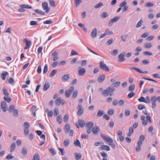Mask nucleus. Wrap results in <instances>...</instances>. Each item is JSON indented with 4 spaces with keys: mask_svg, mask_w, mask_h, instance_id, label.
Returning <instances> with one entry per match:
<instances>
[{
    "mask_svg": "<svg viewBox=\"0 0 160 160\" xmlns=\"http://www.w3.org/2000/svg\"><path fill=\"white\" fill-rule=\"evenodd\" d=\"M115 89L113 87L109 86L107 88L104 90L102 93V95L104 96H108L109 95L112 96V93L115 91Z\"/></svg>",
    "mask_w": 160,
    "mask_h": 160,
    "instance_id": "obj_1",
    "label": "nucleus"
},
{
    "mask_svg": "<svg viewBox=\"0 0 160 160\" xmlns=\"http://www.w3.org/2000/svg\"><path fill=\"white\" fill-rule=\"evenodd\" d=\"M99 66L102 69L106 72H108L110 70L109 68L107 66L104 61H100V62Z\"/></svg>",
    "mask_w": 160,
    "mask_h": 160,
    "instance_id": "obj_2",
    "label": "nucleus"
},
{
    "mask_svg": "<svg viewBox=\"0 0 160 160\" xmlns=\"http://www.w3.org/2000/svg\"><path fill=\"white\" fill-rule=\"evenodd\" d=\"M101 136L106 142H108L112 143L113 142V139L110 137L107 136L103 134H101Z\"/></svg>",
    "mask_w": 160,
    "mask_h": 160,
    "instance_id": "obj_3",
    "label": "nucleus"
},
{
    "mask_svg": "<svg viewBox=\"0 0 160 160\" xmlns=\"http://www.w3.org/2000/svg\"><path fill=\"white\" fill-rule=\"evenodd\" d=\"M74 87L73 86L70 87L68 89L66 90L65 94L66 97H69L71 95L72 92L73 91Z\"/></svg>",
    "mask_w": 160,
    "mask_h": 160,
    "instance_id": "obj_4",
    "label": "nucleus"
},
{
    "mask_svg": "<svg viewBox=\"0 0 160 160\" xmlns=\"http://www.w3.org/2000/svg\"><path fill=\"white\" fill-rule=\"evenodd\" d=\"M77 109L78 110L77 113L78 115L80 116L84 112V109L82 108V105L79 104L77 107Z\"/></svg>",
    "mask_w": 160,
    "mask_h": 160,
    "instance_id": "obj_5",
    "label": "nucleus"
},
{
    "mask_svg": "<svg viewBox=\"0 0 160 160\" xmlns=\"http://www.w3.org/2000/svg\"><path fill=\"white\" fill-rule=\"evenodd\" d=\"M42 8L45 11L46 13L50 11V8L48 7V3L45 2H44L42 3Z\"/></svg>",
    "mask_w": 160,
    "mask_h": 160,
    "instance_id": "obj_6",
    "label": "nucleus"
},
{
    "mask_svg": "<svg viewBox=\"0 0 160 160\" xmlns=\"http://www.w3.org/2000/svg\"><path fill=\"white\" fill-rule=\"evenodd\" d=\"M23 41L25 42L26 45L24 48V49L26 50L29 48L31 45V42L30 41H28L26 38L23 40Z\"/></svg>",
    "mask_w": 160,
    "mask_h": 160,
    "instance_id": "obj_7",
    "label": "nucleus"
},
{
    "mask_svg": "<svg viewBox=\"0 0 160 160\" xmlns=\"http://www.w3.org/2000/svg\"><path fill=\"white\" fill-rule=\"evenodd\" d=\"M1 106L2 110L4 112H5L8 110V107L6 102L3 101L1 102Z\"/></svg>",
    "mask_w": 160,
    "mask_h": 160,
    "instance_id": "obj_8",
    "label": "nucleus"
},
{
    "mask_svg": "<svg viewBox=\"0 0 160 160\" xmlns=\"http://www.w3.org/2000/svg\"><path fill=\"white\" fill-rule=\"evenodd\" d=\"M120 18V17L119 16H116L114 17L113 18H112L110 20L109 22V25L111 26L112 25L113 23L114 22H115L118 21Z\"/></svg>",
    "mask_w": 160,
    "mask_h": 160,
    "instance_id": "obj_9",
    "label": "nucleus"
},
{
    "mask_svg": "<svg viewBox=\"0 0 160 160\" xmlns=\"http://www.w3.org/2000/svg\"><path fill=\"white\" fill-rule=\"evenodd\" d=\"M78 68L80 69L78 70V75L80 76H82L84 75L86 72L85 69L84 68H82L81 67H79Z\"/></svg>",
    "mask_w": 160,
    "mask_h": 160,
    "instance_id": "obj_10",
    "label": "nucleus"
},
{
    "mask_svg": "<svg viewBox=\"0 0 160 160\" xmlns=\"http://www.w3.org/2000/svg\"><path fill=\"white\" fill-rule=\"evenodd\" d=\"M92 132L94 134H97L100 129L99 127L97 126H94L92 128Z\"/></svg>",
    "mask_w": 160,
    "mask_h": 160,
    "instance_id": "obj_11",
    "label": "nucleus"
},
{
    "mask_svg": "<svg viewBox=\"0 0 160 160\" xmlns=\"http://www.w3.org/2000/svg\"><path fill=\"white\" fill-rule=\"evenodd\" d=\"M58 54V52L56 51H54L52 53V56L53 57V61H55L59 58Z\"/></svg>",
    "mask_w": 160,
    "mask_h": 160,
    "instance_id": "obj_12",
    "label": "nucleus"
},
{
    "mask_svg": "<svg viewBox=\"0 0 160 160\" xmlns=\"http://www.w3.org/2000/svg\"><path fill=\"white\" fill-rule=\"evenodd\" d=\"M99 148L100 149L104 150L106 151H109L110 150L109 147L106 145H102Z\"/></svg>",
    "mask_w": 160,
    "mask_h": 160,
    "instance_id": "obj_13",
    "label": "nucleus"
},
{
    "mask_svg": "<svg viewBox=\"0 0 160 160\" xmlns=\"http://www.w3.org/2000/svg\"><path fill=\"white\" fill-rule=\"evenodd\" d=\"M124 55L122 53L119 55L118 57L119 58L118 61L120 62H122L124 61L125 60L124 58Z\"/></svg>",
    "mask_w": 160,
    "mask_h": 160,
    "instance_id": "obj_14",
    "label": "nucleus"
},
{
    "mask_svg": "<svg viewBox=\"0 0 160 160\" xmlns=\"http://www.w3.org/2000/svg\"><path fill=\"white\" fill-rule=\"evenodd\" d=\"M131 70L132 69L136 70L137 72H139L140 73H148V72L147 71L144 72L142 71L139 68H137L131 67L130 68Z\"/></svg>",
    "mask_w": 160,
    "mask_h": 160,
    "instance_id": "obj_15",
    "label": "nucleus"
},
{
    "mask_svg": "<svg viewBox=\"0 0 160 160\" xmlns=\"http://www.w3.org/2000/svg\"><path fill=\"white\" fill-rule=\"evenodd\" d=\"M145 137L143 135H141L139 136V140L138 142L139 144H142V142L144 141Z\"/></svg>",
    "mask_w": 160,
    "mask_h": 160,
    "instance_id": "obj_16",
    "label": "nucleus"
},
{
    "mask_svg": "<svg viewBox=\"0 0 160 160\" xmlns=\"http://www.w3.org/2000/svg\"><path fill=\"white\" fill-rule=\"evenodd\" d=\"M50 87V84L49 82H46L43 86V90L44 91H46Z\"/></svg>",
    "mask_w": 160,
    "mask_h": 160,
    "instance_id": "obj_17",
    "label": "nucleus"
},
{
    "mask_svg": "<svg viewBox=\"0 0 160 160\" xmlns=\"http://www.w3.org/2000/svg\"><path fill=\"white\" fill-rule=\"evenodd\" d=\"M105 78V75L104 74H102L100 75L98 79V81L100 83H101L104 80Z\"/></svg>",
    "mask_w": 160,
    "mask_h": 160,
    "instance_id": "obj_18",
    "label": "nucleus"
},
{
    "mask_svg": "<svg viewBox=\"0 0 160 160\" xmlns=\"http://www.w3.org/2000/svg\"><path fill=\"white\" fill-rule=\"evenodd\" d=\"M70 126L69 124L67 123L65 126L64 128L65 132L66 133H67L70 130Z\"/></svg>",
    "mask_w": 160,
    "mask_h": 160,
    "instance_id": "obj_19",
    "label": "nucleus"
},
{
    "mask_svg": "<svg viewBox=\"0 0 160 160\" xmlns=\"http://www.w3.org/2000/svg\"><path fill=\"white\" fill-rule=\"evenodd\" d=\"M97 30L96 28H94L92 30L91 33V36L93 38H95L97 36Z\"/></svg>",
    "mask_w": 160,
    "mask_h": 160,
    "instance_id": "obj_20",
    "label": "nucleus"
},
{
    "mask_svg": "<svg viewBox=\"0 0 160 160\" xmlns=\"http://www.w3.org/2000/svg\"><path fill=\"white\" fill-rule=\"evenodd\" d=\"M75 157V159L76 160H79L82 157V155L80 153H75L74 154Z\"/></svg>",
    "mask_w": 160,
    "mask_h": 160,
    "instance_id": "obj_21",
    "label": "nucleus"
},
{
    "mask_svg": "<svg viewBox=\"0 0 160 160\" xmlns=\"http://www.w3.org/2000/svg\"><path fill=\"white\" fill-rule=\"evenodd\" d=\"M62 102V99L61 98H58L55 101V103L56 105L59 106Z\"/></svg>",
    "mask_w": 160,
    "mask_h": 160,
    "instance_id": "obj_22",
    "label": "nucleus"
},
{
    "mask_svg": "<svg viewBox=\"0 0 160 160\" xmlns=\"http://www.w3.org/2000/svg\"><path fill=\"white\" fill-rule=\"evenodd\" d=\"M79 125L81 128H83L85 125V122L80 119H78V120Z\"/></svg>",
    "mask_w": 160,
    "mask_h": 160,
    "instance_id": "obj_23",
    "label": "nucleus"
},
{
    "mask_svg": "<svg viewBox=\"0 0 160 160\" xmlns=\"http://www.w3.org/2000/svg\"><path fill=\"white\" fill-rule=\"evenodd\" d=\"M8 73L6 71L2 72V73L1 74L2 79L3 80H4L6 78V76L8 75Z\"/></svg>",
    "mask_w": 160,
    "mask_h": 160,
    "instance_id": "obj_24",
    "label": "nucleus"
},
{
    "mask_svg": "<svg viewBox=\"0 0 160 160\" xmlns=\"http://www.w3.org/2000/svg\"><path fill=\"white\" fill-rule=\"evenodd\" d=\"M57 70L56 69H53L51 72L49 76V77L50 78H52L54 77L56 74L57 73Z\"/></svg>",
    "mask_w": 160,
    "mask_h": 160,
    "instance_id": "obj_25",
    "label": "nucleus"
},
{
    "mask_svg": "<svg viewBox=\"0 0 160 160\" xmlns=\"http://www.w3.org/2000/svg\"><path fill=\"white\" fill-rule=\"evenodd\" d=\"M74 145L79 148L81 147V144L79 140L76 139V140L74 142Z\"/></svg>",
    "mask_w": 160,
    "mask_h": 160,
    "instance_id": "obj_26",
    "label": "nucleus"
},
{
    "mask_svg": "<svg viewBox=\"0 0 160 160\" xmlns=\"http://www.w3.org/2000/svg\"><path fill=\"white\" fill-rule=\"evenodd\" d=\"M33 160H40V156L38 153H36L33 156Z\"/></svg>",
    "mask_w": 160,
    "mask_h": 160,
    "instance_id": "obj_27",
    "label": "nucleus"
},
{
    "mask_svg": "<svg viewBox=\"0 0 160 160\" xmlns=\"http://www.w3.org/2000/svg\"><path fill=\"white\" fill-rule=\"evenodd\" d=\"M20 8H24L27 9H31L32 8V6H30L29 5L26 4H21L20 5Z\"/></svg>",
    "mask_w": 160,
    "mask_h": 160,
    "instance_id": "obj_28",
    "label": "nucleus"
},
{
    "mask_svg": "<svg viewBox=\"0 0 160 160\" xmlns=\"http://www.w3.org/2000/svg\"><path fill=\"white\" fill-rule=\"evenodd\" d=\"M138 101L140 102H145V103H147V102L146 100V99L144 97H142V96L141 97L138 99Z\"/></svg>",
    "mask_w": 160,
    "mask_h": 160,
    "instance_id": "obj_29",
    "label": "nucleus"
},
{
    "mask_svg": "<svg viewBox=\"0 0 160 160\" xmlns=\"http://www.w3.org/2000/svg\"><path fill=\"white\" fill-rule=\"evenodd\" d=\"M104 113L105 112L104 111L101 110H99L97 113V116L98 117H101L102 116Z\"/></svg>",
    "mask_w": 160,
    "mask_h": 160,
    "instance_id": "obj_30",
    "label": "nucleus"
},
{
    "mask_svg": "<svg viewBox=\"0 0 160 160\" xmlns=\"http://www.w3.org/2000/svg\"><path fill=\"white\" fill-rule=\"evenodd\" d=\"M22 152L23 155L26 156L27 154V148L26 147H23L22 150Z\"/></svg>",
    "mask_w": 160,
    "mask_h": 160,
    "instance_id": "obj_31",
    "label": "nucleus"
},
{
    "mask_svg": "<svg viewBox=\"0 0 160 160\" xmlns=\"http://www.w3.org/2000/svg\"><path fill=\"white\" fill-rule=\"evenodd\" d=\"M120 82L117 81L112 84V86L116 88H118L120 85Z\"/></svg>",
    "mask_w": 160,
    "mask_h": 160,
    "instance_id": "obj_32",
    "label": "nucleus"
},
{
    "mask_svg": "<svg viewBox=\"0 0 160 160\" xmlns=\"http://www.w3.org/2000/svg\"><path fill=\"white\" fill-rule=\"evenodd\" d=\"M7 96H8L4 97L3 99L5 101L8 103H9L11 102L12 99L10 97Z\"/></svg>",
    "mask_w": 160,
    "mask_h": 160,
    "instance_id": "obj_33",
    "label": "nucleus"
},
{
    "mask_svg": "<svg viewBox=\"0 0 160 160\" xmlns=\"http://www.w3.org/2000/svg\"><path fill=\"white\" fill-rule=\"evenodd\" d=\"M154 5V3L152 2H148L146 3L145 6L148 8H151Z\"/></svg>",
    "mask_w": 160,
    "mask_h": 160,
    "instance_id": "obj_34",
    "label": "nucleus"
},
{
    "mask_svg": "<svg viewBox=\"0 0 160 160\" xmlns=\"http://www.w3.org/2000/svg\"><path fill=\"white\" fill-rule=\"evenodd\" d=\"M35 11L36 13L40 14L42 15H44L45 14V13L44 12L40 9H36Z\"/></svg>",
    "mask_w": 160,
    "mask_h": 160,
    "instance_id": "obj_35",
    "label": "nucleus"
},
{
    "mask_svg": "<svg viewBox=\"0 0 160 160\" xmlns=\"http://www.w3.org/2000/svg\"><path fill=\"white\" fill-rule=\"evenodd\" d=\"M143 22V21L142 19V18L141 19L140 21L137 23L136 26V27L137 28H138L141 27L142 25Z\"/></svg>",
    "mask_w": 160,
    "mask_h": 160,
    "instance_id": "obj_36",
    "label": "nucleus"
},
{
    "mask_svg": "<svg viewBox=\"0 0 160 160\" xmlns=\"http://www.w3.org/2000/svg\"><path fill=\"white\" fill-rule=\"evenodd\" d=\"M16 145L15 143V142H13L12 143L11 146V150L10 152H13L14 150L15 149Z\"/></svg>",
    "mask_w": 160,
    "mask_h": 160,
    "instance_id": "obj_37",
    "label": "nucleus"
},
{
    "mask_svg": "<svg viewBox=\"0 0 160 160\" xmlns=\"http://www.w3.org/2000/svg\"><path fill=\"white\" fill-rule=\"evenodd\" d=\"M69 143V140L68 139H65L63 142V144L66 147H67Z\"/></svg>",
    "mask_w": 160,
    "mask_h": 160,
    "instance_id": "obj_38",
    "label": "nucleus"
},
{
    "mask_svg": "<svg viewBox=\"0 0 160 160\" xmlns=\"http://www.w3.org/2000/svg\"><path fill=\"white\" fill-rule=\"evenodd\" d=\"M70 75L69 74H67L64 75L62 78V80L63 81H66L68 80L69 78Z\"/></svg>",
    "mask_w": 160,
    "mask_h": 160,
    "instance_id": "obj_39",
    "label": "nucleus"
},
{
    "mask_svg": "<svg viewBox=\"0 0 160 160\" xmlns=\"http://www.w3.org/2000/svg\"><path fill=\"white\" fill-rule=\"evenodd\" d=\"M75 4L77 7H78L79 5L81 3V0H74Z\"/></svg>",
    "mask_w": 160,
    "mask_h": 160,
    "instance_id": "obj_40",
    "label": "nucleus"
},
{
    "mask_svg": "<svg viewBox=\"0 0 160 160\" xmlns=\"http://www.w3.org/2000/svg\"><path fill=\"white\" fill-rule=\"evenodd\" d=\"M57 122H58L59 124L61 123L62 122V117L60 115L58 116L57 118Z\"/></svg>",
    "mask_w": 160,
    "mask_h": 160,
    "instance_id": "obj_41",
    "label": "nucleus"
},
{
    "mask_svg": "<svg viewBox=\"0 0 160 160\" xmlns=\"http://www.w3.org/2000/svg\"><path fill=\"white\" fill-rule=\"evenodd\" d=\"M23 127L24 128H29L30 127V124L28 122H25L23 124Z\"/></svg>",
    "mask_w": 160,
    "mask_h": 160,
    "instance_id": "obj_42",
    "label": "nucleus"
},
{
    "mask_svg": "<svg viewBox=\"0 0 160 160\" xmlns=\"http://www.w3.org/2000/svg\"><path fill=\"white\" fill-rule=\"evenodd\" d=\"M101 16L102 18H105L108 16V13L106 12H103L101 14Z\"/></svg>",
    "mask_w": 160,
    "mask_h": 160,
    "instance_id": "obj_43",
    "label": "nucleus"
},
{
    "mask_svg": "<svg viewBox=\"0 0 160 160\" xmlns=\"http://www.w3.org/2000/svg\"><path fill=\"white\" fill-rule=\"evenodd\" d=\"M50 3V5L52 7H55V2L53 0H48Z\"/></svg>",
    "mask_w": 160,
    "mask_h": 160,
    "instance_id": "obj_44",
    "label": "nucleus"
},
{
    "mask_svg": "<svg viewBox=\"0 0 160 160\" xmlns=\"http://www.w3.org/2000/svg\"><path fill=\"white\" fill-rule=\"evenodd\" d=\"M138 145L136 147V150L137 152H139L141 150V146L142 145L141 144H139L137 143Z\"/></svg>",
    "mask_w": 160,
    "mask_h": 160,
    "instance_id": "obj_45",
    "label": "nucleus"
},
{
    "mask_svg": "<svg viewBox=\"0 0 160 160\" xmlns=\"http://www.w3.org/2000/svg\"><path fill=\"white\" fill-rule=\"evenodd\" d=\"M105 33L106 34V35H111L113 34V32L111 31L110 32L109 31V30L108 29H107L106 30L105 32Z\"/></svg>",
    "mask_w": 160,
    "mask_h": 160,
    "instance_id": "obj_46",
    "label": "nucleus"
},
{
    "mask_svg": "<svg viewBox=\"0 0 160 160\" xmlns=\"http://www.w3.org/2000/svg\"><path fill=\"white\" fill-rule=\"evenodd\" d=\"M48 66L47 64H46L44 67V69L43 70V73L45 74L48 71Z\"/></svg>",
    "mask_w": 160,
    "mask_h": 160,
    "instance_id": "obj_47",
    "label": "nucleus"
},
{
    "mask_svg": "<svg viewBox=\"0 0 160 160\" xmlns=\"http://www.w3.org/2000/svg\"><path fill=\"white\" fill-rule=\"evenodd\" d=\"M3 94L5 95V96H8L9 93H8V90L5 88H3Z\"/></svg>",
    "mask_w": 160,
    "mask_h": 160,
    "instance_id": "obj_48",
    "label": "nucleus"
},
{
    "mask_svg": "<svg viewBox=\"0 0 160 160\" xmlns=\"http://www.w3.org/2000/svg\"><path fill=\"white\" fill-rule=\"evenodd\" d=\"M135 95L134 92H131L129 93L128 95V97L129 98H131L134 96Z\"/></svg>",
    "mask_w": 160,
    "mask_h": 160,
    "instance_id": "obj_49",
    "label": "nucleus"
},
{
    "mask_svg": "<svg viewBox=\"0 0 160 160\" xmlns=\"http://www.w3.org/2000/svg\"><path fill=\"white\" fill-rule=\"evenodd\" d=\"M93 123L92 122H87L86 124V127H93Z\"/></svg>",
    "mask_w": 160,
    "mask_h": 160,
    "instance_id": "obj_50",
    "label": "nucleus"
},
{
    "mask_svg": "<svg viewBox=\"0 0 160 160\" xmlns=\"http://www.w3.org/2000/svg\"><path fill=\"white\" fill-rule=\"evenodd\" d=\"M15 108L14 106L12 105H10L8 108V111L10 112H11Z\"/></svg>",
    "mask_w": 160,
    "mask_h": 160,
    "instance_id": "obj_51",
    "label": "nucleus"
},
{
    "mask_svg": "<svg viewBox=\"0 0 160 160\" xmlns=\"http://www.w3.org/2000/svg\"><path fill=\"white\" fill-rule=\"evenodd\" d=\"M135 88V85L134 84H132L129 87V90L130 91H133Z\"/></svg>",
    "mask_w": 160,
    "mask_h": 160,
    "instance_id": "obj_52",
    "label": "nucleus"
},
{
    "mask_svg": "<svg viewBox=\"0 0 160 160\" xmlns=\"http://www.w3.org/2000/svg\"><path fill=\"white\" fill-rule=\"evenodd\" d=\"M114 112V110L113 109H109L108 111V114L110 115L113 114Z\"/></svg>",
    "mask_w": 160,
    "mask_h": 160,
    "instance_id": "obj_53",
    "label": "nucleus"
},
{
    "mask_svg": "<svg viewBox=\"0 0 160 160\" xmlns=\"http://www.w3.org/2000/svg\"><path fill=\"white\" fill-rule=\"evenodd\" d=\"M78 55V53L74 50H72L70 56H72Z\"/></svg>",
    "mask_w": 160,
    "mask_h": 160,
    "instance_id": "obj_54",
    "label": "nucleus"
},
{
    "mask_svg": "<svg viewBox=\"0 0 160 160\" xmlns=\"http://www.w3.org/2000/svg\"><path fill=\"white\" fill-rule=\"evenodd\" d=\"M29 128H24V134L26 136L28 135L29 133Z\"/></svg>",
    "mask_w": 160,
    "mask_h": 160,
    "instance_id": "obj_55",
    "label": "nucleus"
},
{
    "mask_svg": "<svg viewBox=\"0 0 160 160\" xmlns=\"http://www.w3.org/2000/svg\"><path fill=\"white\" fill-rule=\"evenodd\" d=\"M68 115H67V114H66L64 118H63V121H64V122H65V123H66L67 122H68Z\"/></svg>",
    "mask_w": 160,
    "mask_h": 160,
    "instance_id": "obj_56",
    "label": "nucleus"
},
{
    "mask_svg": "<svg viewBox=\"0 0 160 160\" xmlns=\"http://www.w3.org/2000/svg\"><path fill=\"white\" fill-rule=\"evenodd\" d=\"M152 46L151 43H146L145 44V47L147 48H150Z\"/></svg>",
    "mask_w": 160,
    "mask_h": 160,
    "instance_id": "obj_57",
    "label": "nucleus"
},
{
    "mask_svg": "<svg viewBox=\"0 0 160 160\" xmlns=\"http://www.w3.org/2000/svg\"><path fill=\"white\" fill-rule=\"evenodd\" d=\"M128 35H126L125 36H124L122 35L121 36V38H122V41L124 42H125L126 41V39Z\"/></svg>",
    "mask_w": 160,
    "mask_h": 160,
    "instance_id": "obj_58",
    "label": "nucleus"
},
{
    "mask_svg": "<svg viewBox=\"0 0 160 160\" xmlns=\"http://www.w3.org/2000/svg\"><path fill=\"white\" fill-rule=\"evenodd\" d=\"M146 108L145 106L142 104H140L138 106V108L139 110H142L145 109Z\"/></svg>",
    "mask_w": 160,
    "mask_h": 160,
    "instance_id": "obj_59",
    "label": "nucleus"
},
{
    "mask_svg": "<svg viewBox=\"0 0 160 160\" xmlns=\"http://www.w3.org/2000/svg\"><path fill=\"white\" fill-rule=\"evenodd\" d=\"M102 5L103 3L102 2H99L97 5H96L94 6V8H98Z\"/></svg>",
    "mask_w": 160,
    "mask_h": 160,
    "instance_id": "obj_60",
    "label": "nucleus"
},
{
    "mask_svg": "<svg viewBox=\"0 0 160 160\" xmlns=\"http://www.w3.org/2000/svg\"><path fill=\"white\" fill-rule=\"evenodd\" d=\"M78 93V90H75V91L73 93V94L72 95V97L74 98H76L77 96Z\"/></svg>",
    "mask_w": 160,
    "mask_h": 160,
    "instance_id": "obj_61",
    "label": "nucleus"
},
{
    "mask_svg": "<svg viewBox=\"0 0 160 160\" xmlns=\"http://www.w3.org/2000/svg\"><path fill=\"white\" fill-rule=\"evenodd\" d=\"M37 21H32L30 22V24L31 26H34L37 24Z\"/></svg>",
    "mask_w": 160,
    "mask_h": 160,
    "instance_id": "obj_62",
    "label": "nucleus"
},
{
    "mask_svg": "<svg viewBox=\"0 0 160 160\" xmlns=\"http://www.w3.org/2000/svg\"><path fill=\"white\" fill-rule=\"evenodd\" d=\"M127 4V2L125 0L120 4V6L121 7H125V6H126V5Z\"/></svg>",
    "mask_w": 160,
    "mask_h": 160,
    "instance_id": "obj_63",
    "label": "nucleus"
},
{
    "mask_svg": "<svg viewBox=\"0 0 160 160\" xmlns=\"http://www.w3.org/2000/svg\"><path fill=\"white\" fill-rule=\"evenodd\" d=\"M118 50L117 49L113 50L111 54L114 56H116L118 53Z\"/></svg>",
    "mask_w": 160,
    "mask_h": 160,
    "instance_id": "obj_64",
    "label": "nucleus"
}]
</instances>
